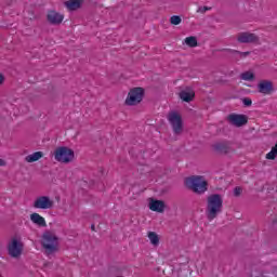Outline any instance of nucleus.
<instances>
[{"label": "nucleus", "instance_id": "f257e3e1", "mask_svg": "<svg viewBox=\"0 0 277 277\" xmlns=\"http://www.w3.org/2000/svg\"><path fill=\"white\" fill-rule=\"evenodd\" d=\"M224 209V199L220 194H212L207 197L206 216L209 222H213L219 213Z\"/></svg>", "mask_w": 277, "mask_h": 277}, {"label": "nucleus", "instance_id": "f03ea898", "mask_svg": "<svg viewBox=\"0 0 277 277\" xmlns=\"http://www.w3.org/2000/svg\"><path fill=\"white\" fill-rule=\"evenodd\" d=\"M185 187L194 192V194H205L209 187V183L202 175H192L184 181Z\"/></svg>", "mask_w": 277, "mask_h": 277}, {"label": "nucleus", "instance_id": "7ed1b4c3", "mask_svg": "<svg viewBox=\"0 0 277 277\" xmlns=\"http://www.w3.org/2000/svg\"><path fill=\"white\" fill-rule=\"evenodd\" d=\"M54 159L58 163H70L75 159V150L66 146L57 147L54 150Z\"/></svg>", "mask_w": 277, "mask_h": 277}, {"label": "nucleus", "instance_id": "20e7f679", "mask_svg": "<svg viewBox=\"0 0 277 277\" xmlns=\"http://www.w3.org/2000/svg\"><path fill=\"white\" fill-rule=\"evenodd\" d=\"M42 247L44 248L47 254H53L57 252V236L52 232H45L42 237Z\"/></svg>", "mask_w": 277, "mask_h": 277}, {"label": "nucleus", "instance_id": "39448f33", "mask_svg": "<svg viewBox=\"0 0 277 277\" xmlns=\"http://www.w3.org/2000/svg\"><path fill=\"white\" fill-rule=\"evenodd\" d=\"M168 120L173 129V133L181 135V133H183V117L176 111H171L168 115Z\"/></svg>", "mask_w": 277, "mask_h": 277}, {"label": "nucleus", "instance_id": "423d86ee", "mask_svg": "<svg viewBox=\"0 0 277 277\" xmlns=\"http://www.w3.org/2000/svg\"><path fill=\"white\" fill-rule=\"evenodd\" d=\"M143 98H144V89L134 88L129 92L128 97L126 100V105H129V106L138 105V103H142Z\"/></svg>", "mask_w": 277, "mask_h": 277}, {"label": "nucleus", "instance_id": "0eeeda50", "mask_svg": "<svg viewBox=\"0 0 277 277\" xmlns=\"http://www.w3.org/2000/svg\"><path fill=\"white\" fill-rule=\"evenodd\" d=\"M259 36L254 32L245 31L237 35V42L240 44H259Z\"/></svg>", "mask_w": 277, "mask_h": 277}, {"label": "nucleus", "instance_id": "6e6552de", "mask_svg": "<svg viewBox=\"0 0 277 277\" xmlns=\"http://www.w3.org/2000/svg\"><path fill=\"white\" fill-rule=\"evenodd\" d=\"M9 254L13 259H18L23 254V243L18 239L13 238L11 245H9Z\"/></svg>", "mask_w": 277, "mask_h": 277}, {"label": "nucleus", "instance_id": "1a4fd4ad", "mask_svg": "<svg viewBox=\"0 0 277 277\" xmlns=\"http://www.w3.org/2000/svg\"><path fill=\"white\" fill-rule=\"evenodd\" d=\"M212 148L217 155H228V153H233V147L227 141L214 143Z\"/></svg>", "mask_w": 277, "mask_h": 277}, {"label": "nucleus", "instance_id": "9d476101", "mask_svg": "<svg viewBox=\"0 0 277 277\" xmlns=\"http://www.w3.org/2000/svg\"><path fill=\"white\" fill-rule=\"evenodd\" d=\"M53 200L49 196H40L34 202L35 209H53Z\"/></svg>", "mask_w": 277, "mask_h": 277}, {"label": "nucleus", "instance_id": "9b49d317", "mask_svg": "<svg viewBox=\"0 0 277 277\" xmlns=\"http://www.w3.org/2000/svg\"><path fill=\"white\" fill-rule=\"evenodd\" d=\"M227 120L234 127H243L248 124V117L246 115L230 114L228 115Z\"/></svg>", "mask_w": 277, "mask_h": 277}, {"label": "nucleus", "instance_id": "f8f14e48", "mask_svg": "<svg viewBox=\"0 0 277 277\" xmlns=\"http://www.w3.org/2000/svg\"><path fill=\"white\" fill-rule=\"evenodd\" d=\"M260 94L269 95L274 92V83L269 80H261L258 84Z\"/></svg>", "mask_w": 277, "mask_h": 277}, {"label": "nucleus", "instance_id": "ddd939ff", "mask_svg": "<svg viewBox=\"0 0 277 277\" xmlns=\"http://www.w3.org/2000/svg\"><path fill=\"white\" fill-rule=\"evenodd\" d=\"M47 18L48 23H50L51 25H62L64 21V15L60 14L56 11H50L47 15Z\"/></svg>", "mask_w": 277, "mask_h": 277}, {"label": "nucleus", "instance_id": "4468645a", "mask_svg": "<svg viewBox=\"0 0 277 277\" xmlns=\"http://www.w3.org/2000/svg\"><path fill=\"white\" fill-rule=\"evenodd\" d=\"M149 209L156 213H163L166 211V202L163 200L150 199Z\"/></svg>", "mask_w": 277, "mask_h": 277}, {"label": "nucleus", "instance_id": "2eb2a0df", "mask_svg": "<svg viewBox=\"0 0 277 277\" xmlns=\"http://www.w3.org/2000/svg\"><path fill=\"white\" fill-rule=\"evenodd\" d=\"M64 5L69 12H75L83 5V0H67Z\"/></svg>", "mask_w": 277, "mask_h": 277}, {"label": "nucleus", "instance_id": "dca6fc26", "mask_svg": "<svg viewBox=\"0 0 277 277\" xmlns=\"http://www.w3.org/2000/svg\"><path fill=\"white\" fill-rule=\"evenodd\" d=\"M196 96V93L193 90H184L180 92V98L185 103H192Z\"/></svg>", "mask_w": 277, "mask_h": 277}, {"label": "nucleus", "instance_id": "f3484780", "mask_svg": "<svg viewBox=\"0 0 277 277\" xmlns=\"http://www.w3.org/2000/svg\"><path fill=\"white\" fill-rule=\"evenodd\" d=\"M30 220L34 224H37V226H42V227L47 226V221L44 220V217L40 216V214L38 213H32L30 215Z\"/></svg>", "mask_w": 277, "mask_h": 277}, {"label": "nucleus", "instance_id": "a211bd4d", "mask_svg": "<svg viewBox=\"0 0 277 277\" xmlns=\"http://www.w3.org/2000/svg\"><path fill=\"white\" fill-rule=\"evenodd\" d=\"M44 157V154L42 151H36L31 155L26 156L27 163H34L35 161H38L39 159H42Z\"/></svg>", "mask_w": 277, "mask_h": 277}, {"label": "nucleus", "instance_id": "6ab92c4d", "mask_svg": "<svg viewBox=\"0 0 277 277\" xmlns=\"http://www.w3.org/2000/svg\"><path fill=\"white\" fill-rule=\"evenodd\" d=\"M225 51L227 53H230L232 55H234V57H236V60H241V58L248 57V55H250V52H240V51L232 50V49H225Z\"/></svg>", "mask_w": 277, "mask_h": 277}, {"label": "nucleus", "instance_id": "aec40b11", "mask_svg": "<svg viewBox=\"0 0 277 277\" xmlns=\"http://www.w3.org/2000/svg\"><path fill=\"white\" fill-rule=\"evenodd\" d=\"M148 239L150 240V243L153 246H159V235L155 232H149L148 233Z\"/></svg>", "mask_w": 277, "mask_h": 277}, {"label": "nucleus", "instance_id": "412c9836", "mask_svg": "<svg viewBox=\"0 0 277 277\" xmlns=\"http://www.w3.org/2000/svg\"><path fill=\"white\" fill-rule=\"evenodd\" d=\"M185 44H187V47H190V49H194L198 47V39L196 37H187L185 39Z\"/></svg>", "mask_w": 277, "mask_h": 277}, {"label": "nucleus", "instance_id": "4be33fe9", "mask_svg": "<svg viewBox=\"0 0 277 277\" xmlns=\"http://www.w3.org/2000/svg\"><path fill=\"white\" fill-rule=\"evenodd\" d=\"M242 81H254V74L252 71H245L240 75Z\"/></svg>", "mask_w": 277, "mask_h": 277}, {"label": "nucleus", "instance_id": "5701e85b", "mask_svg": "<svg viewBox=\"0 0 277 277\" xmlns=\"http://www.w3.org/2000/svg\"><path fill=\"white\" fill-rule=\"evenodd\" d=\"M181 22H182V19H181V16H179V15H173L170 18L171 25H181Z\"/></svg>", "mask_w": 277, "mask_h": 277}, {"label": "nucleus", "instance_id": "b1692460", "mask_svg": "<svg viewBox=\"0 0 277 277\" xmlns=\"http://www.w3.org/2000/svg\"><path fill=\"white\" fill-rule=\"evenodd\" d=\"M241 192H243V189H242L241 187H239V186H236V187L234 188V196H235L236 198H239V196H241Z\"/></svg>", "mask_w": 277, "mask_h": 277}, {"label": "nucleus", "instance_id": "393cba45", "mask_svg": "<svg viewBox=\"0 0 277 277\" xmlns=\"http://www.w3.org/2000/svg\"><path fill=\"white\" fill-rule=\"evenodd\" d=\"M242 103L246 107H251L252 106V100L250 97L242 98Z\"/></svg>", "mask_w": 277, "mask_h": 277}, {"label": "nucleus", "instance_id": "a878e982", "mask_svg": "<svg viewBox=\"0 0 277 277\" xmlns=\"http://www.w3.org/2000/svg\"><path fill=\"white\" fill-rule=\"evenodd\" d=\"M4 82H5V76H3V74H0V85H3Z\"/></svg>", "mask_w": 277, "mask_h": 277}, {"label": "nucleus", "instance_id": "bb28decb", "mask_svg": "<svg viewBox=\"0 0 277 277\" xmlns=\"http://www.w3.org/2000/svg\"><path fill=\"white\" fill-rule=\"evenodd\" d=\"M0 166H5V160L0 158Z\"/></svg>", "mask_w": 277, "mask_h": 277}, {"label": "nucleus", "instance_id": "cd10ccee", "mask_svg": "<svg viewBox=\"0 0 277 277\" xmlns=\"http://www.w3.org/2000/svg\"><path fill=\"white\" fill-rule=\"evenodd\" d=\"M91 230H96V227L94 226V224L91 225Z\"/></svg>", "mask_w": 277, "mask_h": 277}, {"label": "nucleus", "instance_id": "c85d7f7f", "mask_svg": "<svg viewBox=\"0 0 277 277\" xmlns=\"http://www.w3.org/2000/svg\"><path fill=\"white\" fill-rule=\"evenodd\" d=\"M207 10H209L207 6L203 8V12H207Z\"/></svg>", "mask_w": 277, "mask_h": 277}]
</instances>
